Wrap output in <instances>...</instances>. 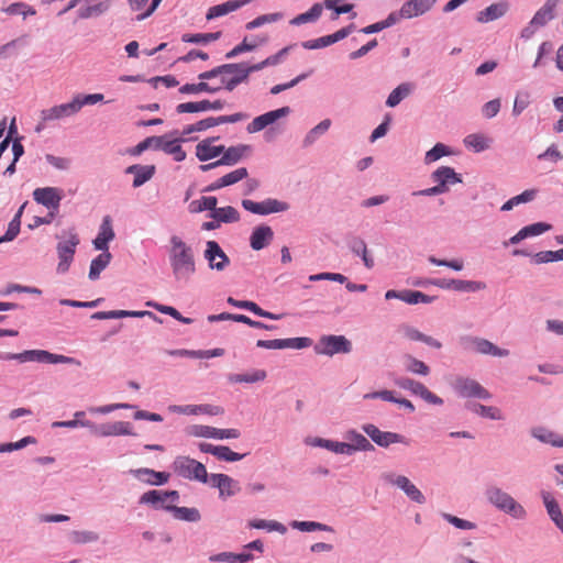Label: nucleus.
<instances>
[{
    "instance_id": "1",
    "label": "nucleus",
    "mask_w": 563,
    "mask_h": 563,
    "mask_svg": "<svg viewBox=\"0 0 563 563\" xmlns=\"http://www.w3.org/2000/svg\"><path fill=\"white\" fill-rule=\"evenodd\" d=\"M168 261L176 283L187 284L196 273L194 250L178 235L169 238Z\"/></svg>"
},
{
    "instance_id": "2",
    "label": "nucleus",
    "mask_w": 563,
    "mask_h": 563,
    "mask_svg": "<svg viewBox=\"0 0 563 563\" xmlns=\"http://www.w3.org/2000/svg\"><path fill=\"white\" fill-rule=\"evenodd\" d=\"M55 238L58 240L56 245V253L58 257L56 271L58 274H65L69 271L74 261L80 239L75 227L63 230L60 233H57Z\"/></svg>"
},
{
    "instance_id": "3",
    "label": "nucleus",
    "mask_w": 563,
    "mask_h": 563,
    "mask_svg": "<svg viewBox=\"0 0 563 563\" xmlns=\"http://www.w3.org/2000/svg\"><path fill=\"white\" fill-rule=\"evenodd\" d=\"M487 501L499 511H503L515 519L523 520L527 517V510L510 494L496 485H490L485 489Z\"/></svg>"
},
{
    "instance_id": "4",
    "label": "nucleus",
    "mask_w": 563,
    "mask_h": 563,
    "mask_svg": "<svg viewBox=\"0 0 563 563\" xmlns=\"http://www.w3.org/2000/svg\"><path fill=\"white\" fill-rule=\"evenodd\" d=\"M1 360L10 361L16 360L21 363L24 362H40L49 364H70L80 366L81 363L75 357L54 354L45 350H27L22 353H5L0 356Z\"/></svg>"
},
{
    "instance_id": "5",
    "label": "nucleus",
    "mask_w": 563,
    "mask_h": 563,
    "mask_svg": "<svg viewBox=\"0 0 563 563\" xmlns=\"http://www.w3.org/2000/svg\"><path fill=\"white\" fill-rule=\"evenodd\" d=\"M168 135L150 136L140 142L131 152L132 155H140L148 148L155 151L162 150L166 154L174 156L176 162H183L186 158V152L179 145V140H167Z\"/></svg>"
},
{
    "instance_id": "6",
    "label": "nucleus",
    "mask_w": 563,
    "mask_h": 563,
    "mask_svg": "<svg viewBox=\"0 0 563 563\" xmlns=\"http://www.w3.org/2000/svg\"><path fill=\"white\" fill-rule=\"evenodd\" d=\"M461 346L471 352H475L481 355H492L496 357H507L510 354V351L507 349H501L490 342L487 339L473 336V335H464L460 338Z\"/></svg>"
},
{
    "instance_id": "7",
    "label": "nucleus",
    "mask_w": 563,
    "mask_h": 563,
    "mask_svg": "<svg viewBox=\"0 0 563 563\" xmlns=\"http://www.w3.org/2000/svg\"><path fill=\"white\" fill-rule=\"evenodd\" d=\"M174 471L181 477L207 483L210 476L206 466L189 456H177L173 462Z\"/></svg>"
},
{
    "instance_id": "8",
    "label": "nucleus",
    "mask_w": 563,
    "mask_h": 563,
    "mask_svg": "<svg viewBox=\"0 0 563 563\" xmlns=\"http://www.w3.org/2000/svg\"><path fill=\"white\" fill-rule=\"evenodd\" d=\"M453 390L462 398H477L489 400L493 395L476 379L465 376H457L451 384Z\"/></svg>"
},
{
    "instance_id": "9",
    "label": "nucleus",
    "mask_w": 563,
    "mask_h": 563,
    "mask_svg": "<svg viewBox=\"0 0 563 563\" xmlns=\"http://www.w3.org/2000/svg\"><path fill=\"white\" fill-rule=\"evenodd\" d=\"M314 352L319 355L333 356L334 354H349L352 343L344 335H322L314 345Z\"/></svg>"
},
{
    "instance_id": "10",
    "label": "nucleus",
    "mask_w": 563,
    "mask_h": 563,
    "mask_svg": "<svg viewBox=\"0 0 563 563\" xmlns=\"http://www.w3.org/2000/svg\"><path fill=\"white\" fill-rule=\"evenodd\" d=\"M243 64L240 63H230L220 65L221 74L218 75L220 80V85L214 86V88L225 89L228 91H233L239 85L247 82L246 74L242 69Z\"/></svg>"
},
{
    "instance_id": "11",
    "label": "nucleus",
    "mask_w": 563,
    "mask_h": 563,
    "mask_svg": "<svg viewBox=\"0 0 563 563\" xmlns=\"http://www.w3.org/2000/svg\"><path fill=\"white\" fill-rule=\"evenodd\" d=\"M380 478L389 485L396 486L411 500L419 505L426 503V497L421 490L411 483V481L405 475H396L393 472H384Z\"/></svg>"
},
{
    "instance_id": "12",
    "label": "nucleus",
    "mask_w": 563,
    "mask_h": 563,
    "mask_svg": "<svg viewBox=\"0 0 563 563\" xmlns=\"http://www.w3.org/2000/svg\"><path fill=\"white\" fill-rule=\"evenodd\" d=\"M363 432L378 446L387 449L391 444H404L409 445L410 440L405 435L391 432L382 431L378 427L373 423H365L362 426Z\"/></svg>"
},
{
    "instance_id": "13",
    "label": "nucleus",
    "mask_w": 563,
    "mask_h": 563,
    "mask_svg": "<svg viewBox=\"0 0 563 563\" xmlns=\"http://www.w3.org/2000/svg\"><path fill=\"white\" fill-rule=\"evenodd\" d=\"M395 385L410 391L412 395L419 396L428 404L441 406L444 402L441 397L430 391L422 383L412 378L398 377L395 379Z\"/></svg>"
},
{
    "instance_id": "14",
    "label": "nucleus",
    "mask_w": 563,
    "mask_h": 563,
    "mask_svg": "<svg viewBox=\"0 0 563 563\" xmlns=\"http://www.w3.org/2000/svg\"><path fill=\"white\" fill-rule=\"evenodd\" d=\"M77 113L78 109L74 99L67 103H62L51 107L48 109H43L40 112L41 122L36 125L35 131H42L44 129V123L46 122L63 120L73 117Z\"/></svg>"
},
{
    "instance_id": "15",
    "label": "nucleus",
    "mask_w": 563,
    "mask_h": 563,
    "mask_svg": "<svg viewBox=\"0 0 563 563\" xmlns=\"http://www.w3.org/2000/svg\"><path fill=\"white\" fill-rule=\"evenodd\" d=\"M241 205L245 210L261 216L283 212L288 210L289 208L287 202L279 201L273 198H268L262 202H255L250 199H243Z\"/></svg>"
},
{
    "instance_id": "16",
    "label": "nucleus",
    "mask_w": 563,
    "mask_h": 563,
    "mask_svg": "<svg viewBox=\"0 0 563 563\" xmlns=\"http://www.w3.org/2000/svg\"><path fill=\"white\" fill-rule=\"evenodd\" d=\"M203 257L208 262L209 268L218 272L224 271L230 264L229 256L216 241H208L206 243Z\"/></svg>"
},
{
    "instance_id": "17",
    "label": "nucleus",
    "mask_w": 563,
    "mask_h": 563,
    "mask_svg": "<svg viewBox=\"0 0 563 563\" xmlns=\"http://www.w3.org/2000/svg\"><path fill=\"white\" fill-rule=\"evenodd\" d=\"M188 434L199 438L208 439H238L241 432L238 429H218L209 426H191L188 429Z\"/></svg>"
},
{
    "instance_id": "18",
    "label": "nucleus",
    "mask_w": 563,
    "mask_h": 563,
    "mask_svg": "<svg viewBox=\"0 0 563 563\" xmlns=\"http://www.w3.org/2000/svg\"><path fill=\"white\" fill-rule=\"evenodd\" d=\"M312 345L310 338H289V339H274V340H258L256 342L257 347L282 350V349H295L301 350Z\"/></svg>"
},
{
    "instance_id": "19",
    "label": "nucleus",
    "mask_w": 563,
    "mask_h": 563,
    "mask_svg": "<svg viewBox=\"0 0 563 563\" xmlns=\"http://www.w3.org/2000/svg\"><path fill=\"white\" fill-rule=\"evenodd\" d=\"M33 199L48 210L58 211L63 191L57 187H41L33 191Z\"/></svg>"
},
{
    "instance_id": "20",
    "label": "nucleus",
    "mask_w": 563,
    "mask_h": 563,
    "mask_svg": "<svg viewBox=\"0 0 563 563\" xmlns=\"http://www.w3.org/2000/svg\"><path fill=\"white\" fill-rule=\"evenodd\" d=\"M90 431L97 437L135 435L132 424L128 421L107 422L99 426L92 422Z\"/></svg>"
},
{
    "instance_id": "21",
    "label": "nucleus",
    "mask_w": 563,
    "mask_h": 563,
    "mask_svg": "<svg viewBox=\"0 0 563 563\" xmlns=\"http://www.w3.org/2000/svg\"><path fill=\"white\" fill-rule=\"evenodd\" d=\"M291 112L289 107H283L276 110L268 111L253 119L246 126L249 133H256L264 130L269 124L275 123L277 120L287 117Z\"/></svg>"
},
{
    "instance_id": "22",
    "label": "nucleus",
    "mask_w": 563,
    "mask_h": 563,
    "mask_svg": "<svg viewBox=\"0 0 563 563\" xmlns=\"http://www.w3.org/2000/svg\"><path fill=\"white\" fill-rule=\"evenodd\" d=\"M210 484L219 489V497L227 499L241 490L239 482L227 474H211Z\"/></svg>"
},
{
    "instance_id": "23",
    "label": "nucleus",
    "mask_w": 563,
    "mask_h": 563,
    "mask_svg": "<svg viewBox=\"0 0 563 563\" xmlns=\"http://www.w3.org/2000/svg\"><path fill=\"white\" fill-rule=\"evenodd\" d=\"M345 442V455H352L355 452H371L375 448L372 442L358 431L351 429L344 433Z\"/></svg>"
},
{
    "instance_id": "24",
    "label": "nucleus",
    "mask_w": 563,
    "mask_h": 563,
    "mask_svg": "<svg viewBox=\"0 0 563 563\" xmlns=\"http://www.w3.org/2000/svg\"><path fill=\"white\" fill-rule=\"evenodd\" d=\"M431 179L433 183L438 184L440 188H443L444 194L450 190L451 186L463 181L461 175L450 166H440L437 168L432 172Z\"/></svg>"
},
{
    "instance_id": "25",
    "label": "nucleus",
    "mask_w": 563,
    "mask_h": 563,
    "mask_svg": "<svg viewBox=\"0 0 563 563\" xmlns=\"http://www.w3.org/2000/svg\"><path fill=\"white\" fill-rule=\"evenodd\" d=\"M510 4L508 1L503 0L496 3H492L486 9L479 11L476 14V21L478 23H488L495 20H498L506 15L509 11Z\"/></svg>"
},
{
    "instance_id": "26",
    "label": "nucleus",
    "mask_w": 563,
    "mask_h": 563,
    "mask_svg": "<svg viewBox=\"0 0 563 563\" xmlns=\"http://www.w3.org/2000/svg\"><path fill=\"white\" fill-rule=\"evenodd\" d=\"M115 234L112 228L111 218L106 216L100 225L98 235L92 241L96 250L101 252H109V242L114 239Z\"/></svg>"
},
{
    "instance_id": "27",
    "label": "nucleus",
    "mask_w": 563,
    "mask_h": 563,
    "mask_svg": "<svg viewBox=\"0 0 563 563\" xmlns=\"http://www.w3.org/2000/svg\"><path fill=\"white\" fill-rule=\"evenodd\" d=\"M130 473L137 479L150 485H164L169 479V474L166 472H156L152 468L141 467L136 470H130Z\"/></svg>"
},
{
    "instance_id": "28",
    "label": "nucleus",
    "mask_w": 563,
    "mask_h": 563,
    "mask_svg": "<svg viewBox=\"0 0 563 563\" xmlns=\"http://www.w3.org/2000/svg\"><path fill=\"white\" fill-rule=\"evenodd\" d=\"M511 254L514 256H531L532 263L536 265L563 261V249L558 251H541L532 255L526 250L516 249Z\"/></svg>"
},
{
    "instance_id": "29",
    "label": "nucleus",
    "mask_w": 563,
    "mask_h": 563,
    "mask_svg": "<svg viewBox=\"0 0 563 563\" xmlns=\"http://www.w3.org/2000/svg\"><path fill=\"white\" fill-rule=\"evenodd\" d=\"M274 239V231L269 225L261 224L253 229L250 236V245L254 251L268 246Z\"/></svg>"
},
{
    "instance_id": "30",
    "label": "nucleus",
    "mask_w": 563,
    "mask_h": 563,
    "mask_svg": "<svg viewBox=\"0 0 563 563\" xmlns=\"http://www.w3.org/2000/svg\"><path fill=\"white\" fill-rule=\"evenodd\" d=\"M219 140V137H208L199 142L196 146V156L200 162H207L218 157L224 152L223 145H212V142Z\"/></svg>"
},
{
    "instance_id": "31",
    "label": "nucleus",
    "mask_w": 563,
    "mask_h": 563,
    "mask_svg": "<svg viewBox=\"0 0 563 563\" xmlns=\"http://www.w3.org/2000/svg\"><path fill=\"white\" fill-rule=\"evenodd\" d=\"M530 435L541 443L550 444L554 448H563V437L545 427L537 426L531 428Z\"/></svg>"
},
{
    "instance_id": "32",
    "label": "nucleus",
    "mask_w": 563,
    "mask_h": 563,
    "mask_svg": "<svg viewBox=\"0 0 563 563\" xmlns=\"http://www.w3.org/2000/svg\"><path fill=\"white\" fill-rule=\"evenodd\" d=\"M154 165H131L125 169V174L134 175L133 187L137 188L143 186L146 181L151 180L155 174Z\"/></svg>"
},
{
    "instance_id": "33",
    "label": "nucleus",
    "mask_w": 563,
    "mask_h": 563,
    "mask_svg": "<svg viewBox=\"0 0 563 563\" xmlns=\"http://www.w3.org/2000/svg\"><path fill=\"white\" fill-rule=\"evenodd\" d=\"M437 2V0H409L402 4V15L406 19L420 16L428 12Z\"/></svg>"
},
{
    "instance_id": "34",
    "label": "nucleus",
    "mask_w": 563,
    "mask_h": 563,
    "mask_svg": "<svg viewBox=\"0 0 563 563\" xmlns=\"http://www.w3.org/2000/svg\"><path fill=\"white\" fill-rule=\"evenodd\" d=\"M250 2L251 0H230L224 3L213 5L208 10L206 19L210 21L216 18L223 16L230 12L239 10Z\"/></svg>"
},
{
    "instance_id": "35",
    "label": "nucleus",
    "mask_w": 563,
    "mask_h": 563,
    "mask_svg": "<svg viewBox=\"0 0 563 563\" xmlns=\"http://www.w3.org/2000/svg\"><path fill=\"white\" fill-rule=\"evenodd\" d=\"M227 301L229 305H231L233 307L250 310L254 314L262 317V318H266V319H271V320H279L282 318V314H275L269 311H266L253 301L236 300L233 297H229L227 299Z\"/></svg>"
},
{
    "instance_id": "36",
    "label": "nucleus",
    "mask_w": 563,
    "mask_h": 563,
    "mask_svg": "<svg viewBox=\"0 0 563 563\" xmlns=\"http://www.w3.org/2000/svg\"><path fill=\"white\" fill-rule=\"evenodd\" d=\"M561 0H547L545 3L534 13L531 22L538 29L544 26L549 21L554 19V10Z\"/></svg>"
},
{
    "instance_id": "37",
    "label": "nucleus",
    "mask_w": 563,
    "mask_h": 563,
    "mask_svg": "<svg viewBox=\"0 0 563 563\" xmlns=\"http://www.w3.org/2000/svg\"><path fill=\"white\" fill-rule=\"evenodd\" d=\"M251 151L250 145L240 144L236 146H230L228 148L224 147V152H222V156L219 159V164L225 166H233L238 164L245 153Z\"/></svg>"
},
{
    "instance_id": "38",
    "label": "nucleus",
    "mask_w": 563,
    "mask_h": 563,
    "mask_svg": "<svg viewBox=\"0 0 563 563\" xmlns=\"http://www.w3.org/2000/svg\"><path fill=\"white\" fill-rule=\"evenodd\" d=\"M493 139L483 133H472L464 137L463 143L475 153H482L492 147Z\"/></svg>"
},
{
    "instance_id": "39",
    "label": "nucleus",
    "mask_w": 563,
    "mask_h": 563,
    "mask_svg": "<svg viewBox=\"0 0 563 563\" xmlns=\"http://www.w3.org/2000/svg\"><path fill=\"white\" fill-rule=\"evenodd\" d=\"M400 331H401L402 335L410 341H420V342H423L424 344H427L431 347L438 349V350L442 347V343L440 341H438L437 339H434L430 335H427V334L420 332L418 329H416L411 325H402Z\"/></svg>"
},
{
    "instance_id": "40",
    "label": "nucleus",
    "mask_w": 563,
    "mask_h": 563,
    "mask_svg": "<svg viewBox=\"0 0 563 563\" xmlns=\"http://www.w3.org/2000/svg\"><path fill=\"white\" fill-rule=\"evenodd\" d=\"M465 408L473 413H476L483 418H488L490 420H503L504 416L499 408L494 406H485L474 401H467L465 404Z\"/></svg>"
},
{
    "instance_id": "41",
    "label": "nucleus",
    "mask_w": 563,
    "mask_h": 563,
    "mask_svg": "<svg viewBox=\"0 0 563 563\" xmlns=\"http://www.w3.org/2000/svg\"><path fill=\"white\" fill-rule=\"evenodd\" d=\"M166 511L173 514L174 518L187 522H198L201 519L200 511L197 508L178 507L168 505L165 507Z\"/></svg>"
},
{
    "instance_id": "42",
    "label": "nucleus",
    "mask_w": 563,
    "mask_h": 563,
    "mask_svg": "<svg viewBox=\"0 0 563 563\" xmlns=\"http://www.w3.org/2000/svg\"><path fill=\"white\" fill-rule=\"evenodd\" d=\"M112 255L110 252H101L96 258H93L90 263L88 277L90 280H97L100 277V274L107 266L110 264Z\"/></svg>"
},
{
    "instance_id": "43",
    "label": "nucleus",
    "mask_w": 563,
    "mask_h": 563,
    "mask_svg": "<svg viewBox=\"0 0 563 563\" xmlns=\"http://www.w3.org/2000/svg\"><path fill=\"white\" fill-rule=\"evenodd\" d=\"M67 539L73 544L81 545L97 542L100 536L91 530H71L68 532Z\"/></svg>"
},
{
    "instance_id": "44",
    "label": "nucleus",
    "mask_w": 563,
    "mask_h": 563,
    "mask_svg": "<svg viewBox=\"0 0 563 563\" xmlns=\"http://www.w3.org/2000/svg\"><path fill=\"white\" fill-rule=\"evenodd\" d=\"M412 89L413 86L410 82H402L398 85L387 97L386 106L389 108L398 106L405 98L410 96Z\"/></svg>"
},
{
    "instance_id": "45",
    "label": "nucleus",
    "mask_w": 563,
    "mask_h": 563,
    "mask_svg": "<svg viewBox=\"0 0 563 563\" xmlns=\"http://www.w3.org/2000/svg\"><path fill=\"white\" fill-rule=\"evenodd\" d=\"M209 217L213 220H218L219 223H233L240 220L239 211L231 206L223 208H217L216 206Z\"/></svg>"
},
{
    "instance_id": "46",
    "label": "nucleus",
    "mask_w": 563,
    "mask_h": 563,
    "mask_svg": "<svg viewBox=\"0 0 563 563\" xmlns=\"http://www.w3.org/2000/svg\"><path fill=\"white\" fill-rule=\"evenodd\" d=\"M267 374L264 369H254L250 373L245 374H229L228 380L230 383H247V384H254L258 382H263L266 378Z\"/></svg>"
},
{
    "instance_id": "47",
    "label": "nucleus",
    "mask_w": 563,
    "mask_h": 563,
    "mask_svg": "<svg viewBox=\"0 0 563 563\" xmlns=\"http://www.w3.org/2000/svg\"><path fill=\"white\" fill-rule=\"evenodd\" d=\"M404 364L405 369L409 373L420 376H428L430 374V367L410 354L404 356Z\"/></svg>"
},
{
    "instance_id": "48",
    "label": "nucleus",
    "mask_w": 563,
    "mask_h": 563,
    "mask_svg": "<svg viewBox=\"0 0 563 563\" xmlns=\"http://www.w3.org/2000/svg\"><path fill=\"white\" fill-rule=\"evenodd\" d=\"M322 14V4L320 2L314 3L307 12L298 14L290 20L291 25H301L305 23L316 22Z\"/></svg>"
},
{
    "instance_id": "49",
    "label": "nucleus",
    "mask_w": 563,
    "mask_h": 563,
    "mask_svg": "<svg viewBox=\"0 0 563 563\" xmlns=\"http://www.w3.org/2000/svg\"><path fill=\"white\" fill-rule=\"evenodd\" d=\"M537 192H538L537 189H527L523 192H521L520 195L515 196V197L510 198L508 201H506L501 206L500 210L501 211H510L514 209V207H516L518 205L530 202L536 198Z\"/></svg>"
},
{
    "instance_id": "50",
    "label": "nucleus",
    "mask_w": 563,
    "mask_h": 563,
    "mask_svg": "<svg viewBox=\"0 0 563 563\" xmlns=\"http://www.w3.org/2000/svg\"><path fill=\"white\" fill-rule=\"evenodd\" d=\"M342 0H324V1L320 2L322 4V10L323 9L332 10V13L330 15L331 21L338 20L340 14L352 12L354 5L351 3H345L342 5H339V3Z\"/></svg>"
},
{
    "instance_id": "51",
    "label": "nucleus",
    "mask_w": 563,
    "mask_h": 563,
    "mask_svg": "<svg viewBox=\"0 0 563 563\" xmlns=\"http://www.w3.org/2000/svg\"><path fill=\"white\" fill-rule=\"evenodd\" d=\"M351 251L357 255L361 256L364 265L366 268L371 269L374 267V260L368 254L367 245L364 240L362 239H355L353 243L351 244Z\"/></svg>"
},
{
    "instance_id": "52",
    "label": "nucleus",
    "mask_w": 563,
    "mask_h": 563,
    "mask_svg": "<svg viewBox=\"0 0 563 563\" xmlns=\"http://www.w3.org/2000/svg\"><path fill=\"white\" fill-rule=\"evenodd\" d=\"M139 503L144 504V505H150L154 509H164L165 510V507L167 506V505H164L165 500H164V496H163V490H156V489L148 490V492L144 493L140 497Z\"/></svg>"
},
{
    "instance_id": "53",
    "label": "nucleus",
    "mask_w": 563,
    "mask_h": 563,
    "mask_svg": "<svg viewBox=\"0 0 563 563\" xmlns=\"http://www.w3.org/2000/svg\"><path fill=\"white\" fill-rule=\"evenodd\" d=\"M331 126V120L324 119L320 123H318L314 128H312L305 136L302 143L305 147L312 145L317 139L325 133Z\"/></svg>"
},
{
    "instance_id": "54",
    "label": "nucleus",
    "mask_w": 563,
    "mask_h": 563,
    "mask_svg": "<svg viewBox=\"0 0 563 563\" xmlns=\"http://www.w3.org/2000/svg\"><path fill=\"white\" fill-rule=\"evenodd\" d=\"M221 36V32H213V33H197V34H189L186 33L181 36V41L185 43H192V44H208L210 42L219 40Z\"/></svg>"
},
{
    "instance_id": "55",
    "label": "nucleus",
    "mask_w": 563,
    "mask_h": 563,
    "mask_svg": "<svg viewBox=\"0 0 563 563\" xmlns=\"http://www.w3.org/2000/svg\"><path fill=\"white\" fill-rule=\"evenodd\" d=\"M249 526L254 529H267L268 531H276L282 534L287 532L286 526L275 520L254 519L249 522Z\"/></svg>"
},
{
    "instance_id": "56",
    "label": "nucleus",
    "mask_w": 563,
    "mask_h": 563,
    "mask_svg": "<svg viewBox=\"0 0 563 563\" xmlns=\"http://www.w3.org/2000/svg\"><path fill=\"white\" fill-rule=\"evenodd\" d=\"M218 203V199L214 196L202 197L199 200H194L189 205V210L192 213L202 212L205 210L213 211Z\"/></svg>"
},
{
    "instance_id": "57",
    "label": "nucleus",
    "mask_w": 563,
    "mask_h": 563,
    "mask_svg": "<svg viewBox=\"0 0 563 563\" xmlns=\"http://www.w3.org/2000/svg\"><path fill=\"white\" fill-rule=\"evenodd\" d=\"M452 151L451 148L443 144V143H437L431 150H429L424 155V163L431 164L437 162L443 156L451 155Z\"/></svg>"
},
{
    "instance_id": "58",
    "label": "nucleus",
    "mask_w": 563,
    "mask_h": 563,
    "mask_svg": "<svg viewBox=\"0 0 563 563\" xmlns=\"http://www.w3.org/2000/svg\"><path fill=\"white\" fill-rule=\"evenodd\" d=\"M219 91V88H214V86L200 81L198 84H185L179 88V92L181 93H199V92H208L216 93Z\"/></svg>"
},
{
    "instance_id": "59",
    "label": "nucleus",
    "mask_w": 563,
    "mask_h": 563,
    "mask_svg": "<svg viewBox=\"0 0 563 563\" xmlns=\"http://www.w3.org/2000/svg\"><path fill=\"white\" fill-rule=\"evenodd\" d=\"M485 288L486 284L484 282L454 279V290L456 291L475 292Z\"/></svg>"
},
{
    "instance_id": "60",
    "label": "nucleus",
    "mask_w": 563,
    "mask_h": 563,
    "mask_svg": "<svg viewBox=\"0 0 563 563\" xmlns=\"http://www.w3.org/2000/svg\"><path fill=\"white\" fill-rule=\"evenodd\" d=\"M290 527L294 529H298L303 532H311V531H332V528L330 526L316 522V521H297L294 520L290 523Z\"/></svg>"
},
{
    "instance_id": "61",
    "label": "nucleus",
    "mask_w": 563,
    "mask_h": 563,
    "mask_svg": "<svg viewBox=\"0 0 563 563\" xmlns=\"http://www.w3.org/2000/svg\"><path fill=\"white\" fill-rule=\"evenodd\" d=\"M336 38H335V35L334 33L333 34H329V35H324V36H321L319 38H316V40H308V41H305L301 43V46L306 49H319V48H323V47H327V46H330L334 43H336Z\"/></svg>"
},
{
    "instance_id": "62",
    "label": "nucleus",
    "mask_w": 563,
    "mask_h": 563,
    "mask_svg": "<svg viewBox=\"0 0 563 563\" xmlns=\"http://www.w3.org/2000/svg\"><path fill=\"white\" fill-rule=\"evenodd\" d=\"M442 518L446 522L451 523L452 526L461 530H475L477 528V525L475 522L459 518L448 512L442 514Z\"/></svg>"
},
{
    "instance_id": "63",
    "label": "nucleus",
    "mask_w": 563,
    "mask_h": 563,
    "mask_svg": "<svg viewBox=\"0 0 563 563\" xmlns=\"http://www.w3.org/2000/svg\"><path fill=\"white\" fill-rule=\"evenodd\" d=\"M435 297L426 295L418 290H406V297H404V301L409 305H417V303H431L433 302Z\"/></svg>"
},
{
    "instance_id": "64",
    "label": "nucleus",
    "mask_w": 563,
    "mask_h": 563,
    "mask_svg": "<svg viewBox=\"0 0 563 563\" xmlns=\"http://www.w3.org/2000/svg\"><path fill=\"white\" fill-rule=\"evenodd\" d=\"M551 228H552V225L549 224V223L536 222V223H532V224L523 227L521 229V231L523 233L525 239H527V238H531V236H537V235L543 234V233L550 231Z\"/></svg>"
}]
</instances>
